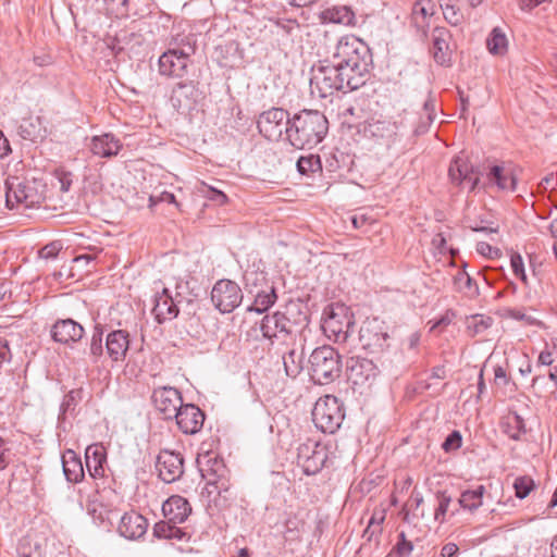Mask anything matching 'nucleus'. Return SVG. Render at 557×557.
<instances>
[{"instance_id":"obj_57","label":"nucleus","mask_w":557,"mask_h":557,"mask_svg":"<svg viewBox=\"0 0 557 557\" xmlns=\"http://www.w3.org/2000/svg\"><path fill=\"white\" fill-rule=\"evenodd\" d=\"M302 524L300 520L296 517H289L285 521V533L288 539H294L298 532L299 528Z\"/></svg>"},{"instance_id":"obj_38","label":"nucleus","mask_w":557,"mask_h":557,"mask_svg":"<svg viewBox=\"0 0 557 557\" xmlns=\"http://www.w3.org/2000/svg\"><path fill=\"white\" fill-rule=\"evenodd\" d=\"M486 48L494 55L504 54L507 50V38L499 27L493 28L486 39Z\"/></svg>"},{"instance_id":"obj_7","label":"nucleus","mask_w":557,"mask_h":557,"mask_svg":"<svg viewBox=\"0 0 557 557\" xmlns=\"http://www.w3.org/2000/svg\"><path fill=\"white\" fill-rule=\"evenodd\" d=\"M344 417L343 406L333 395L319 398L312 409V421L323 433H334L341 426Z\"/></svg>"},{"instance_id":"obj_32","label":"nucleus","mask_w":557,"mask_h":557,"mask_svg":"<svg viewBox=\"0 0 557 557\" xmlns=\"http://www.w3.org/2000/svg\"><path fill=\"white\" fill-rule=\"evenodd\" d=\"M499 429L509 440L518 442L522 431V418L518 411L509 410L507 414L503 416L499 422Z\"/></svg>"},{"instance_id":"obj_64","label":"nucleus","mask_w":557,"mask_h":557,"mask_svg":"<svg viewBox=\"0 0 557 557\" xmlns=\"http://www.w3.org/2000/svg\"><path fill=\"white\" fill-rule=\"evenodd\" d=\"M459 553V547L455 543H447L445 544L440 553L438 557H457Z\"/></svg>"},{"instance_id":"obj_40","label":"nucleus","mask_w":557,"mask_h":557,"mask_svg":"<svg viewBox=\"0 0 557 557\" xmlns=\"http://www.w3.org/2000/svg\"><path fill=\"white\" fill-rule=\"evenodd\" d=\"M18 557H46V550L41 543L32 542L27 536L21 540L17 547Z\"/></svg>"},{"instance_id":"obj_61","label":"nucleus","mask_w":557,"mask_h":557,"mask_svg":"<svg viewBox=\"0 0 557 557\" xmlns=\"http://www.w3.org/2000/svg\"><path fill=\"white\" fill-rule=\"evenodd\" d=\"M277 27L289 36H293L300 30V25L295 20L277 22Z\"/></svg>"},{"instance_id":"obj_21","label":"nucleus","mask_w":557,"mask_h":557,"mask_svg":"<svg viewBox=\"0 0 557 557\" xmlns=\"http://www.w3.org/2000/svg\"><path fill=\"white\" fill-rule=\"evenodd\" d=\"M162 512L166 520L178 524L187 520L191 513V506L186 498L173 495L163 503Z\"/></svg>"},{"instance_id":"obj_1","label":"nucleus","mask_w":557,"mask_h":557,"mask_svg":"<svg viewBox=\"0 0 557 557\" xmlns=\"http://www.w3.org/2000/svg\"><path fill=\"white\" fill-rule=\"evenodd\" d=\"M308 323V315L299 304H290L286 312L275 311L265 314L260 322L262 336L270 345H288L295 339L298 326Z\"/></svg>"},{"instance_id":"obj_47","label":"nucleus","mask_w":557,"mask_h":557,"mask_svg":"<svg viewBox=\"0 0 557 557\" xmlns=\"http://www.w3.org/2000/svg\"><path fill=\"white\" fill-rule=\"evenodd\" d=\"M297 170L300 174L307 175L321 170V161L319 156L309 154L300 157L297 161Z\"/></svg>"},{"instance_id":"obj_62","label":"nucleus","mask_w":557,"mask_h":557,"mask_svg":"<svg viewBox=\"0 0 557 557\" xmlns=\"http://www.w3.org/2000/svg\"><path fill=\"white\" fill-rule=\"evenodd\" d=\"M423 111L426 115L429 123H432L436 115V103L435 99L432 96H429V98L425 100L423 104Z\"/></svg>"},{"instance_id":"obj_12","label":"nucleus","mask_w":557,"mask_h":557,"mask_svg":"<svg viewBox=\"0 0 557 557\" xmlns=\"http://www.w3.org/2000/svg\"><path fill=\"white\" fill-rule=\"evenodd\" d=\"M327 460L324 446L314 441L300 444L297 448V462L307 475L317 474Z\"/></svg>"},{"instance_id":"obj_24","label":"nucleus","mask_w":557,"mask_h":557,"mask_svg":"<svg viewBox=\"0 0 557 557\" xmlns=\"http://www.w3.org/2000/svg\"><path fill=\"white\" fill-rule=\"evenodd\" d=\"M123 145L113 134L106 133L100 136H94L89 144L92 154L101 158H112L116 156Z\"/></svg>"},{"instance_id":"obj_5","label":"nucleus","mask_w":557,"mask_h":557,"mask_svg":"<svg viewBox=\"0 0 557 557\" xmlns=\"http://www.w3.org/2000/svg\"><path fill=\"white\" fill-rule=\"evenodd\" d=\"M321 326L329 339L345 343L355 327L354 314L344 304H331L323 310Z\"/></svg>"},{"instance_id":"obj_31","label":"nucleus","mask_w":557,"mask_h":557,"mask_svg":"<svg viewBox=\"0 0 557 557\" xmlns=\"http://www.w3.org/2000/svg\"><path fill=\"white\" fill-rule=\"evenodd\" d=\"M209 462L212 465L207 469H200L202 478L207 481L206 486L203 488L202 494H207L208 497L213 495V486L215 482L228 474V470L225 468L224 463L218 459H210Z\"/></svg>"},{"instance_id":"obj_63","label":"nucleus","mask_w":557,"mask_h":557,"mask_svg":"<svg viewBox=\"0 0 557 557\" xmlns=\"http://www.w3.org/2000/svg\"><path fill=\"white\" fill-rule=\"evenodd\" d=\"M517 292L518 285L511 281H507L504 288L498 292V296L503 298H515L517 296Z\"/></svg>"},{"instance_id":"obj_56","label":"nucleus","mask_w":557,"mask_h":557,"mask_svg":"<svg viewBox=\"0 0 557 557\" xmlns=\"http://www.w3.org/2000/svg\"><path fill=\"white\" fill-rule=\"evenodd\" d=\"M476 251L480 255H482L484 257H488L491 259L499 258L502 255V252L498 248H494L485 242H479L476 244Z\"/></svg>"},{"instance_id":"obj_19","label":"nucleus","mask_w":557,"mask_h":557,"mask_svg":"<svg viewBox=\"0 0 557 557\" xmlns=\"http://www.w3.org/2000/svg\"><path fill=\"white\" fill-rule=\"evenodd\" d=\"M190 59L177 54L175 50L163 52L159 58V72L168 77H183Z\"/></svg>"},{"instance_id":"obj_48","label":"nucleus","mask_w":557,"mask_h":557,"mask_svg":"<svg viewBox=\"0 0 557 557\" xmlns=\"http://www.w3.org/2000/svg\"><path fill=\"white\" fill-rule=\"evenodd\" d=\"M423 504V496L420 492L416 490L412 491L409 502L404 507V521L409 522V515L412 512L414 517L424 518V512L421 511L420 515L417 513L419 507Z\"/></svg>"},{"instance_id":"obj_16","label":"nucleus","mask_w":557,"mask_h":557,"mask_svg":"<svg viewBox=\"0 0 557 557\" xmlns=\"http://www.w3.org/2000/svg\"><path fill=\"white\" fill-rule=\"evenodd\" d=\"M381 370L372 360L359 356L350 357L347 361L348 379L354 385H363L372 382Z\"/></svg>"},{"instance_id":"obj_54","label":"nucleus","mask_w":557,"mask_h":557,"mask_svg":"<svg viewBox=\"0 0 557 557\" xmlns=\"http://www.w3.org/2000/svg\"><path fill=\"white\" fill-rule=\"evenodd\" d=\"M61 249L62 245L60 242L49 243L39 250V257L46 260L54 259Z\"/></svg>"},{"instance_id":"obj_34","label":"nucleus","mask_w":557,"mask_h":557,"mask_svg":"<svg viewBox=\"0 0 557 557\" xmlns=\"http://www.w3.org/2000/svg\"><path fill=\"white\" fill-rule=\"evenodd\" d=\"M153 535L158 539L177 541H183L187 537V533L184 529L169 520L157 522L153 527Z\"/></svg>"},{"instance_id":"obj_37","label":"nucleus","mask_w":557,"mask_h":557,"mask_svg":"<svg viewBox=\"0 0 557 557\" xmlns=\"http://www.w3.org/2000/svg\"><path fill=\"white\" fill-rule=\"evenodd\" d=\"M276 299L277 295L274 287H270L269 290H261L256 295L253 304L248 307V311L263 313L275 304Z\"/></svg>"},{"instance_id":"obj_49","label":"nucleus","mask_w":557,"mask_h":557,"mask_svg":"<svg viewBox=\"0 0 557 557\" xmlns=\"http://www.w3.org/2000/svg\"><path fill=\"white\" fill-rule=\"evenodd\" d=\"M385 519V515L383 512L381 513H374L368 523L367 529L363 532V536H367L370 541L373 535L380 534L382 532V523Z\"/></svg>"},{"instance_id":"obj_8","label":"nucleus","mask_w":557,"mask_h":557,"mask_svg":"<svg viewBox=\"0 0 557 557\" xmlns=\"http://www.w3.org/2000/svg\"><path fill=\"white\" fill-rule=\"evenodd\" d=\"M329 62V64L312 67L310 90L313 96L321 99L332 96L337 90L345 91L343 77H339L335 64L331 60Z\"/></svg>"},{"instance_id":"obj_59","label":"nucleus","mask_w":557,"mask_h":557,"mask_svg":"<svg viewBox=\"0 0 557 557\" xmlns=\"http://www.w3.org/2000/svg\"><path fill=\"white\" fill-rule=\"evenodd\" d=\"M12 359V352L10 349L9 341L0 336V368L4 363H9Z\"/></svg>"},{"instance_id":"obj_45","label":"nucleus","mask_w":557,"mask_h":557,"mask_svg":"<svg viewBox=\"0 0 557 557\" xmlns=\"http://www.w3.org/2000/svg\"><path fill=\"white\" fill-rule=\"evenodd\" d=\"M83 399V389H72L63 398L60 406V419H65L67 412L74 411L75 407Z\"/></svg>"},{"instance_id":"obj_58","label":"nucleus","mask_w":557,"mask_h":557,"mask_svg":"<svg viewBox=\"0 0 557 557\" xmlns=\"http://www.w3.org/2000/svg\"><path fill=\"white\" fill-rule=\"evenodd\" d=\"M195 91V87L193 85V83H183V82H180L176 84V87L174 88L173 92H174V96L172 97V99H177L180 96H191Z\"/></svg>"},{"instance_id":"obj_41","label":"nucleus","mask_w":557,"mask_h":557,"mask_svg":"<svg viewBox=\"0 0 557 557\" xmlns=\"http://www.w3.org/2000/svg\"><path fill=\"white\" fill-rule=\"evenodd\" d=\"M493 324V319L484 314H475L467 320V330L471 336L483 334Z\"/></svg>"},{"instance_id":"obj_33","label":"nucleus","mask_w":557,"mask_h":557,"mask_svg":"<svg viewBox=\"0 0 557 557\" xmlns=\"http://www.w3.org/2000/svg\"><path fill=\"white\" fill-rule=\"evenodd\" d=\"M324 20L332 23L343 24L347 26L356 25V15L354 11L346 5H334L323 11Z\"/></svg>"},{"instance_id":"obj_44","label":"nucleus","mask_w":557,"mask_h":557,"mask_svg":"<svg viewBox=\"0 0 557 557\" xmlns=\"http://www.w3.org/2000/svg\"><path fill=\"white\" fill-rule=\"evenodd\" d=\"M413 543L409 541L404 531L398 533L397 542L385 557H409L413 550Z\"/></svg>"},{"instance_id":"obj_51","label":"nucleus","mask_w":557,"mask_h":557,"mask_svg":"<svg viewBox=\"0 0 557 557\" xmlns=\"http://www.w3.org/2000/svg\"><path fill=\"white\" fill-rule=\"evenodd\" d=\"M462 436L459 431H453L443 442L442 448L446 451H453L461 446Z\"/></svg>"},{"instance_id":"obj_10","label":"nucleus","mask_w":557,"mask_h":557,"mask_svg":"<svg viewBox=\"0 0 557 557\" xmlns=\"http://www.w3.org/2000/svg\"><path fill=\"white\" fill-rule=\"evenodd\" d=\"M359 339L362 347L370 352H380L389 346L387 327L376 318L363 322L359 331Z\"/></svg>"},{"instance_id":"obj_50","label":"nucleus","mask_w":557,"mask_h":557,"mask_svg":"<svg viewBox=\"0 0 557 557\" xmlns=\"http://www.w3.org/2000/svg\"><path fill=\"white\" fill-rule=\"evenodd\" d=\"M412 14L416 22L418 21L419 15H421L423 20L432 16L434 14V10L431 0L417 1L413 5Z\"/></svg>"},{"instance_id":"obj_9","label":"nucleus","mask_w":557,"mask_h":557,"mask_svg":"<svg viewBox=\"0 0 557 557\" xmlns=\"http://www.w3.org/2000/svg\"><path fill=\"white\" fill-rule=\"evenodd\" d=\"M292 119L288 111L283 108H271L259 115L257 127L259 133L271 141H278L285 134L288 141V132Z\"/></svg>"},{"instance_id":"obj_39","label":"nucleus","mask_w":557,"mask_h":557,"mask_svg":"<svg viewBox=\"0 0 557 557\" xmlns=\"http://www.w3.org/2000/svg\"><path fill=\"white\" fill-rule=\"evenodd\" d=\"M440 5L443 11L444 18L451 26H458L463 22V14L457 5L456 0H441Z\"/></svg>"},{"instance_id":"obj_20","label":"nucleus","mask_w":557,"mask_h":557,"mask_svg":"<svg viewBox=\"0 0 557 557\" xmlns=\"http://www.w3.org/2000/svg\"><path fill=\"white\" fill-rule=\"evenodd\" d=\"M147 528V519L136 511H131L122 516L117 530L125 539L136 540L146 534Z\"/></svg>"},{"instance_id":"obj_18","label":"nucleus","mask_w":557,"mask_h":557,"mask_svg":"<svg viewBox=\"0 0 557 557\" xmlns=\"http://www.w3.org/2000/svg\"><path fill=\"white\" fill-rule=\"evenodd\" d=\"M84 327L73 319H59L51 327V337L54 342L70 345L83 338Z\"/></svg>"},{"instance_id":"obj_36","label":"nucleus","mask_w":557,"mask_h":557,"mask_svg":"<svg viewBox=\"0 0 557 557\" xmlns=\"http://www.w3.org/2000/svg\"><path fill=\"white\" fill-rule=\"evenodd\" d=\"M485 487L478 486L475 490L463 491L459 497V506L466 510L473 511L482 505Z\"/></svg>"},{"instance_id":"obj_2","label":"nucleus","mask_w":557,"mask_h":557,"mask_svg":"<svg viewBox=\"0 0 557 557\" xmlns=\"http://www.w3.org/2000/svg\"><path fill=\"white\" fill-rule=\"evenodd\" d=\"M329 131L326 116L318 110H302L292 117L288 143L296 149H312Z\"/></svg>"},{"instance_id":"obj_27","label":"nucleus","mask_w":557,"mask_h":557,"mask_svg":"<svg viewBox=\"0 0 557 557\" xmlns=\"http://www.w3.org/2000/svg\"><path fill=\"white\" fill-rule=\"evenodd\" d=\"M63 473L67 482L79 483L85 476L81 457L72 449H66L62 455Z\"/></svg>"},{"instance_id":"obj_53","label":"nucleus","mask_w":557,"mask_h":557,"mask_svg":"<svg viewBox=\"0 0 557 557\" xmlns=\"http://www.w3.org/2000/svg\"><path fill=\"white\" fill-rule=\"evenodd\" d=\"M103 355V341L99 337H91L89 343V356L94 363H97Z\"/></svg>"},{"instance_id":"obj_60","label":"nucleus","mask_w":557,"mask_h":557,"mask_svg":"<svg viewBox=\"0 0 557 557\" xmlns=\"http://www.w3.org/2000/svg\"><path fill=\"white\" fill-rule=\"evenodd\" d=\"M510 265L515 275L522 281V257L519 252H510Z\"/></svg>"},{"instance_id":"obj_30","label":"nucleus","mask_w":557,"mask_h":557,"mask_svg":"<svg viewBox=\"0 0 557 557\" xmlns=\"http://www.w3.org/2000/svg\"><path fill=\"white\" fill-rule=\"evenodd\" d=\"M212 490L213 494H215L212 499L214 506L219 509L228 508L235 498V494L232 491V484L230 482V473L225 476H220V480L215 482Z\"/></svg>"},{"instance_id":"obj_26","label":"nucleus","mask_w":557,"mask_h":557,"mask_svg":"<svg viewBox=\"0 0 557 557\" xmlns=\"http://www.w3.org/2000/svg\"><path fill=\"white\" fill-rule=\"evenodd\" d=\"M129 347L128 333L124 330L112 331L106 338L107 354L112 361H123Z\"/></svg>"},{"instance_id":"obj_6","label":"nucleus","mask_w":557,"mask_h":557,"mask_svg":"<svg viewBox=\"0 0 557 557\" xmlns=\"http://www.w3.org/2000/svg\"><path fill=\"white\" fill-rule=\"evenodd\" d=\"M331 62L343 65H372V53L369 46L354 35L341 37L331 54Z\"/></svg>"},{"instance_id":"obj_17","label":"nucleus","mask_w":557,"mask_h":557,"mask_svg":"<svg viewBox=\"0 0 557 557\" xmlns=\"http://www.w3.org/2000/svg\"><path fill=\"white\" fill-rule=\"evenodd\" d=\"M173 418L178 429L185 434L198 433L205 422V413L193 404L183 405Z\"/></svg>"},{"instance_id":"obj_23","label":"nucleus","mask_w":557,"mask_h":557,"mask_svg":"<svg viewBox=\"0 0 557 557\" xmlns=\"http://www.w3.org/2000/svg\"><path fill=\"white\" fill-rule=\"evenodd\" d=\"M451 38L450 32L445 27H435L432 33L433 41V58L436 63L447 65L450 62L451 49L449 40Z\"/></svg>"},{"instance_id":"obj_42","label":"nucleus","mask_w":557,"mask_h":557,"mask_svg":"<svg viewBox=\"0 0 557 557\" xmlns=\"http://www.w3.org/2000/svg\"><path fill=\"white\" fill-rule=\"evenodd\" d=\"M283 364L286 375L296 377L302 370V357L298 355L295 349H290L283 356Z\"/></svg>"},{"instance_id":"obj_14","label":"nucleus","mask_w":557,"mask_h":557,"mask_svg":"<svg viewBox=\"0 0 557 557\" xmlns=\"http://www.w3.org/2000/svg\"><path fill=\"white\" fill-rule=\"evenodd\" d=\"M156 469L163 482H175L184 474V458L180 453L162 449L157 457Z\"/></svg>"},{"instance_id":"obj_15","label":"nucleus","mask_w":557,"mask_h":557,"mask_svg":"<svg viewBox=\"0 0 557 557\" xmlns=\"http://www.w3.org/2000/svg\"><path fill=\"white\" fill-rule=\"evenodd\" d=\"M152 401L156 409L164 419H173L176 411L183 406L181 392L174 387H158L152 393Z\"/></svg>"},{"instance_id":"obj_22","label":"nucleus","mask_w":557,"mask_h":557,"mask_svg":"<svg viewBox=\"0 0 557 557\" xmlns=\"http://www.w3.org/2000/svg\"><path fill=\"white\" fill-rule=\"evenodd\" d=\"M339 77H343L345 92L363 86L368 79L370 66L335 64Z\"/></svg>"},{"instance_id":"obj_55","label":"nucleus","mask_w":557,"mask_h":557,"mask_svg":"<svg viewBox=\"0 0 557 557\" xmlns=\"http://www.w3.org/2000/svg\"><path fill=\"white\" fill-rule=\"evenodd\" d=\"M55 178L60 185V190L67 193L73 183V174L63 170L55 171Z\"/></svg>"},{"instance_id":"obj_35","label":"nucleus","mask_w":557,"mask_h":557,"mask_svg":"<svg viewBox=\"0 0 557 557\" xmlns=\"http://www.w3.org/2000/svg\"><path fill=\"white\" fill-rule=\"evenodd\" d=\"M170 50H175L177 54L190 59L196 51V38L193 34H177L170 42Z\"/></svg>"},{"instance_id":"obj_46","label":"nucleus","mask_w":557,"mask_h":557,"mask_svg":"<svg viewBox=\"0 0 557 557\" xmlns=\"http://www.w3.org/2000/svg\"><path fill=\"white\" fill-rule=\"evenodd\" d=\"M488 180L490 182L497 184L502 189L513 188L516 184V180L511 176L505 175L503 168L498 165L491 168Z\"/></svg>"},{"instance_id":"obj_11","label":"nucleus","mask_w":557,"mask_h":557,"mask_svg":"<svg viewBox=\"0 0 557 557\" xmlns=\"http://www.w3.org/2000/svg\"><path fill=\"white\" fill-rule=\"evenodd\" d=\"M211 300L221 312L230 313L240 305L243 292L235 282L221 280L212 288Z\"/></svg>"},{"instance_id":"obj_28","label":"nucleus","mask_w":557,"mask_h":557,"mask_svg":"<svg viewBox=\"0 0 557 557\" xmlns=\"http://www.w3.org/2000/svg\"><path fill=\"white\" fill-rule=\"evenodd\" d=\"M448 174L454 183L462 184L469 182L471 184V190H473L479 183V176L475 174L473 166H470L467 161L461 158H457L449 166Z\"/></svg>"},{"instance_id":"obj_4","label":"nucleus","mask_w":557,"mask_h":557,"mask_svg":"<svg viewBox=\"0 0 557 557\" xmlns=\"http://www.w3.org/2000/svg\"><path fill=\"white\" fill-rule=\"evenodd\" d=\"M342 373V360L338 351L324 345L315 348L309 357V374L315 384L334 382Z\"/></svg>"},{"instance_id":"obj_43","label":"nucleus","mask_w":557,"mask_h":557,"mask_svg":"<svg viewBox=\"0 0 557 557\" xmlns=\"http://www.w3.org/2000/svg\"><path fill=\"white\" fill-rule=\"evenodd\" d=\"M436 499L437 507L434 511V520L440 524H443L447 521V513L453 499L446 491H438L436 493Z\"/></svg>"},{"instance_id":"obj_3","label":"nucleus","mask_w":557,"mask_h":557,"mask_svg":"<svg viewBox=\"0 0 557 557\" xmlns=\"http://www.w3.org/2000/svg\"><path fill=\"white\" fill-rule=\"evenodd\" d=\"M5 185L7 207L13 209L20 205L25 208L39 206L46 199L47 185L39 178L8 176Z\"/></svg>"},{"instance_id":"obj_25","label":"nucleus","mask_w":557,"mask_h":557,"mask_svg":"<svg viewBox=\"0 0 557 557\" xmlns=\"http://www.w3.org/2000/svg\"><path fill=\"white\" fill-rule=\"evenodd\" d=\"M85 463L90 476L103 478L107 463L106 448L101 444L89 445L85 450Z\"/></svg>"},{"instance_id":"obj_13","label":"nucleus","mask_w":557,"mask_h":557,"mask_svg":"<svg viewBox=\"0 0 557 557\" xmlns=\"http://www.w3.org/2000/svg\"><path fill=\"white\" fill-rule=\"evenodd\" d=\"M181 288L182 285L177 284L175 296H172L168 288H163L161 294L156 295L152 313L158 323L172 321L178 315V306L185 300L180 292Z\"/></svg>"},{"instance_id":"obj_52","label":"nucleus","mask_w":557,"mask_h":557,"mask_svg":"<svg viewBox=\"0 0 557 557\" xmlns=\"http://www.w3.org/2000/svg\"><path fill=\"white\" fill-rule=\"evenodd\" d=\"M205 188L202 193L209 200L214 201L219 206L227 202V196L223 191L207 185H205Z\"/></svg>"},{"instance_id":"obj_29","label":"nucleus","mask_w":557,"mask_h":557,"mask_svg":"<svg viewBox=\"0 0 557 557\" xmlns=\"http://www.w3.org/2000/svg\"><path fill=\"white\" fill-rule=\"evenodd\" d=\"M18 134L23 139L37 141L47 136V128L40 116H29L22 120Z\"/></svg>"}]
</instances>
